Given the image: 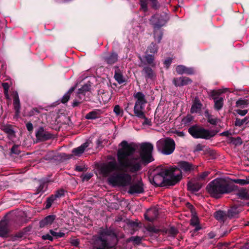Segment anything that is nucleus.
I'll list each match as a JSON object with an SVG mask.
<instances>
[{
    "label": "nucleus",
    "mask_w": 249,
    "mask_h": 249,
    "mask_svg": "<svg viewBox=\"0 0 249 249\" xmlns=\"http://www.w3.org/2000/svg\"><path fill=\"white\" fill-rule=\"evenodd\" d=\"M117 153L118 166L116 162L110 161L101 168L102 174L107 177L115 171L120 172L114 173L108 178L109 184L113 186L124 187L129 185L131 182V176L126 173H135L142 168V163H149L154 160L152 156L153 145L149 142L142 143L140 145V157L133 156L136 151V146L133 143H129L125 141L122 142Z\"/></svg>",
    "instance_id": "nucleus-1"
},
{
    "label": "nucleus",
    "mask_w": 249,
    "mask_h": 249,
    "mask_svg": "<svg viewBox=\"0 0 249 249\" xmlns=\"http://www.w3.org/2000/svg\"><path fill=\"white\" fill-rule=\"evenodd\" d=\"M168 176L173 179V184L176 183L181 178V175L177 168L159 167L156 169L155 175L150 179V181L156 186H160L163 183L165 178Z\"/></svg>",
    "instance_id": "nucleus-2"
},
{
    "label": "nucleus",
    "mask_w": 249,
    "mask_h": 249,
    "mask_svg": "<svg viewBox=\"0 0 249 249\" xmlns=\"http://www.w3.org/2000/svg\"><path fill=\"white\" fill-rule=\"evenodd\" d=\"M117 243V237L114 232L108 229L101 231L99 236L94 242L95 249H112Z\"/></svg>",
    "instance_id": "nucleus-3"
},
{
    "label": "nucleus",
    "mask_w": 249,
    "mask_h": 249,
    "mask_svg": "<svg viewBox=\"0 0 249 249\" xmlns=\"http://www.w3.org/2000/svg\"><path fill=\"white\" fill-rule=\"evenodd\" d=\"M207 190L211 196L216 198L232 191L228 182L222 178H217L211 181L207 185Z\"/></svg>",
    "instance_id": "nucleus-4"
},
{
    "label": "nucleus",
    "mask_w": 249,
    "mask_h": 249,
    "mask_svg": "<svg viewBox=\"0 0 249 249\" xmlns=\"http://www.w3.org/2000/svg\"><path fill=\"white\" fill-rule=\"evenodd\" d=\"M133 97L136 101L134 107L135 115L138 117H144L143 110L147 103L145 95L142 92L139 91L135 93Z\"/></svg>",
    "instance_id": "nucleus-5"
},
{
    "label": "nucleus",
    "mask_w": 249,
    "mask_h": 249,
    "mask_svg": "<svg viewBox=\"0 0 249 249\" xmlns=\"http://www.w3.org/2000/svg\"><path fill=\"white\" fill-rule=\"evenodd\" d=\"M188 132L194 138L209 139L213 137L216 132L210 131L197 125H194L188 129Z\"/></svg>",
    "instance_id": "nucleus-6"
},
{
    "label": "nucleus",
    "mask_w": 249,
    "mask_h": 249,
    "mask_svg": "<svg viewBox=\"0 0 249 249\" xmlns=\"http://www.w3.org/2000/svg\"><path fill=\"white\" fill-rule=\"evenodd\" d=\"M157 147L159 151L164 155L172 154L175 149V142L172 139H161L157 142Z\"/></svg>",
    "instance_id": "nucleus-7"
},
{
    "label": "nucleus",
    "mask_w": 249,
    "mask_h": 249,
    "mask_svg": "<svg viewBox=\"0 0 249 249\" xmlns=\"http://www.w3.org/2000/svg\"><path fill=\"white\" fill-rule=\"evenodd\" d=\"M151 21L154 25V37L159 42L162 38V35L159 28L165 24L166 20L162 17L157 15L153 16L151 18Z\"/></svg>",
    "instance_id": "nucleus-8"
},
{
    "label": "nucleus",
    "mask_w": 249,
    "mask_h": 249,
    "mask_svg": "<svg viewBox=\"0 0 249 249\" xmlns=\"http://www.w3.org/2000/svg\"><path fill=\"white\" fill-rule=\"evenodd\" d=\"M229 90L227 88H224L218 90H213L211 92V96L214 100V108L215 109L219 110L221 109L223 105V98L222 97L217 98L216 96Z\"/></svg>",
    "instance_id": "nucleus-9"
},
{
    "label": "nucleus",
    "mask_w": 249,
    "mask_h": 249,
    "mask_svg": "<svg viewBox=\"0 0 249 249\" xmlns=\"http://www.w3.org/2000/svg\"><path fill=\"white\" fill-rule=\"evenodd\" d=\"M143 184L141 180H139L130 187L128 193L131 194H140L143 193Z\"/></svg>",
    "instance_id": "nucleus-10"
},
{
    "label": "nucleus",
    "mask_w": 249,
    "mask_h": 249,
    "mask_svg": "<svg viewBox=\"0 0 249 249\" xmlns=\"http://www.w3.org/2000/svg\"><path fill=\"white\" fill-rule=\"evenodd\" d=\"M173 82L175 86L181 87L191 84L192 80L187 77H180L174 78Z\"/></svg>",
    "instance_id": "nucleus-11"
},
{
    "label": "nucleus",
    "mask_w": 249,
    "mask_h": 249,
    "mask_svg": "<svg viewBox=\"0 0 249 249\" xmlns=\"http://www.w3.org/2000/svg\"><path fill=\"white\" fill-rule=\"evenodd\" d=\"M13 100H14V107L16 111V116H19L20 110V104L18 93L17 91H14L12 93Z\"/></svg>",
    "instance_id": "nucleus-12"
},
{
    "label": "nucleus",
    "mask_w": 249,
    "mask_h": 249,
    "mask_svg": "<svg viewBox=\"0 0 249 249\" xmlns=\"http://www.w3.org/2000/svg\"><path fill=\"white\" fill-rule=\"evenodd\" d=\"M145 219L149 221H153L158 215V211L155 208L148 210L145 214Z\"/></svg>",
    "instance_id": "nucleus-13"
},
{
    "label": "nucleus",
    "mask_w": 249,
    "mask_h": 249,
    "mask_svg": "<svg viewBox=\"0 0 249 249\" xmlns=\"http://www.w3.org/2000/svg\"><path fill=\"white\" fill-rule=\"evenodd\" d=\"M191 207V211L192 212V218L190 220L191 225L195 227V231H197L201 229V227L199 225L198 218L196 216L195 212H194L193 209V207L192 205L190 206Z\"/></svg>",
    "instance_id": "nucleus-14"
},
{
    "label": "nucleus",
    "mask_w": 249,
    "mask_h": 249,
    "mask_svg": "<svg viewBox=\"0 0 249 249\" xmlns=\"http://www.w3.org/2000/svg\"><path fill=\"white\" fill-rule=\"evenodd\" d=\"M64 191L63 190H60L58 191L54 196H52L51 197L48 198L46 208H50L53 201L55 200L56 198L61 197L64 196Z\"/></svg>",
    "instance_id": "nucleus-15"
},
{
    "label": "nucleus",
    "mask_w": 249,
    "mask_h": 249,
    "mask_svg": "<svg viewBox=\"0 0 249 249\" xmlns=\"http://www.w3.org/2000/svg\"><path fill=\"white\" fill-rule=\"evenodd\" d=\"M176 71L178 74H192L194 70L192 68H187L183 65H178L176 68Z\"/></svg>",
    "instance_id": "nucleus-16"
},
{
    "label": "nucleus",
    "mask_w": 249,
    "mask_h": 249,
    "mask_svg": "<svg viewBox=\"0 0 249 249\" xmlns=\"http://www.w3.org/2000/svg\"><path fill=\"white\" fill-rule=\"evenodd\" d=\"M178 166L180 170L184 172H189L194 170L196 168L191 163L186 161H180L178 163Z\"/></svg>",
    "instance_id": "nucleus-17"
},
{
    "label": "nucleus",
    "mask_w": 249,
    "mask_h": 249,
    "mask_svg": "<svg viewBox=\"0 0 249 249\" xmlns=\"http://www.w3.org/2000/svg\"><path fill=\"white\" fill-rule=\"evenodd\" d=\"M202 105L198 98H195L194 102L191 108V112L192 113L199 112L202 108Z\"/></svg>",
    "instance_id": "nucleus-18"
},
{
    "label": "nucleus",
    "mask_w": 249,
    "mask_h": 249,
    "mask_svg": "<svg viewBox=\"0 0 249 249\" xmlns=\"http://www.w3.org/2000/svg\"><path fill=\"white\" fill-rule=\"evenodd\" d=\"M36 137L42 140H46L51 137V135L44 131L42 128H40L36 133Z\"/></svg>",
    "instance_id": "nucleus-19"
},
{
    "label": "nucleus",
    "mask_w": 249,
    "mask_h": 249,
    "mask_svg": "<svg viewBox=\"0 0 249 249\" xmlns=\"http://www.w3.org/2000/svg\"><path fill=\"white\" fill-rule=\"evenodd\" d=\"M241 211L242 208L241 207L233 206L228 211L227 215L230 218L235 217Z\"/></svg>",
    "instance_id": "nucleus-20"
},
{
    "label": "nucleus",
    "mask_w": 249,
    "mask_h": 249,
    "mask_svg": "<svg viewBox=\"0 0 249 249\" xmlns=\"http://www.w3.org/2000/svg\"><path fill=\"white\" fill-rule=\"evenodd\" d=\"M202 186V183L194 182L192 181L188 183V189L193 192H197L201 188Z\"/></svg>",
    "instance_id": "nucleus-21"
},
{
    "label": "nucleus",
    "mask_w": 249,
    "mask_h": 249,
    "mask_svg": "<svg viewBox=\"0 0 249 249\" xmlns=\"http://www.w3.org/2000/svg\"><path fill=\"white\" fill-rule=\"evenodd\" d=\"M54 219L55 216L54 215H49L40 222V227H43L51 225Z\"/></svg>",
    "instance_id": "nucleus-22"
},
{
    "label": "nucleus",
    "mask_w": 249,
    "mask_h": 249,
    "mask_svg": "<svg viewBox=\"0 0 249 249\" xmlns=\"http://www.w3.org/2000/svg\"><path fill=\"white\" fill-rule=\"evenodd\" d=\"M88 146L89 143L87 142H85L80 146L73 149L72 152L75 156H79L80 155L83 153V152L85 150V149Z\"/></svg>",
    "instance_id": "nucleus-23"
},
{
    "label": "nucleus",
    "mask_w": 249,
    "mask_h": 249,
    "mask_svg": "<svg viewBox=\"0 0 249 249\" xmlns=\"http://www.w3.org/2000/svg\"><path fill=\"white\" fill-rule=\"evenodd\" d=\"M100 114V110H95L88 113L86 115V118L87 119H95L98 118Z\"/></svg>",
    "instance_id": "nucleus-24"
},
{
    "label": "nucleus",
    "mask_w": 249,
    "mask_h": 249,
    "mask_svg": "<svg viewBox=\"0 0 249 249\" xmlns=\"http://www.w3.org/2000/svg\"><path fill=\"white\" fill-rule=\"evenodd\" d=\"M118 59L117 54L112 53L105 58V61L108 64H112L117 61Z\"/></svg>",
    "instance_id": "nucleus-25"
},
{
    "label": "nucleus",
    "mask_w": 249,
    "mask_h": 249,
    "mask_svg": "<svg viewBox=\"0 0 249 249\" xmlns=\"http://www.w3.org/2000/svg\"><path fill=\"white\" fill-rule=\"evenodd\" d=\"M89 89L90 86L88 85H85L81 88L79 89L77 92L79 99H81L82 98L81 96H84L85 92L89 91Z\"/></svg>",
    "instance_id": "nucleus-26"
},
{
    "label": "nucleus",
    "mask_w": 249,
    "mask_h": 249,
    "mask_svg": "<svg viewBox=\"0 0 249 249\" xmlns=\"http://www.w3.org/2000/svg\"><path fill=\"white\" fill-rule=\"evenodd\" d=\"M8 232V229L5 222H0V236L5 237Z\"/></svg>",
    "instance_id": "nucleus-27"
},
{
    "label": "nucleus",
    "mask_w": 249,
    "mask_h": 249,
    "mask_svg": "<svg viewBox=\"0 0 249 249\" xmlns=\"http://www.w3.org/2000/svg\"><path fill=\"white\" fill-rule=\"evenodd\" d=\"M237 195L241 199L245 200L249 199V194L248 191L246 189L240 190Z\"/></svg>",
    "instance_id": "nucleus-28"
},
{
    "label": "nucleus",
    "mask_w": 249,
    "mask_h": 249,
    "mask_svg": "<svg viewBox=\"0 0 249 249\" xmlns=\"http://www.w3.org/2000/svg\"><path fill=\"white\" fill-rule=\"evenodd\" d=\"M226 216V214L225 213L222 211H218L216 212L214 214L215 218L217 220L221 221H223Z\"/></svg>",
    "instance_id": "nucleus-29"
},
{
    "label": "nucleus",
    "mask_w": 249,
    "mask_h": 249,
    "mask_svg": "<svg viewBox=\"0 0 249 249\" xmlns=\"http://www.w3.org/2000/svg\"><path fill=\"white\" fill-rule=\"evenodd\" d=\"M249 104V102L245 99H240L237 101L236 103V106L237 107L244 108L247 107Z\"/></svg>",
    "instance_id": "nucleus-30"
},
{
    "label": "nucleus",
    "mask_w": 249,
    "mask_h": 249,
    "mask_svg": "<svg viewBox=\"0 0 249 249\" xmlns=\"http://www.w3.org/2000/svg\"><path fill=\"white\" fill-rule=\"evenodd\" d=\"M114 78L119 84H122L125 81V79L123 75L118 71H115Z\"/></svg>",
    "instance_id": "nucleus-31"
},
{
    "label": "nucleus",
    "mask_w": 249,
    "mask_h": 249,
    "mask_svg": "<svg viewBox=\"0 0 249 249\" xmlns=\"http://www.w3.org/2000/svg\"><path fill=\"white\" fill-rule=\"evenodd\" d=\"M249 122V117H246L243 119H236L235 125L237 126H241L244 124H247Z\"/></svg>",
    "instance_id": "nucleus-32"
},
{
    "label": "nucleus",
    "mask_w": 249,
    "mask_h": 249,
    "mask_svg": "<svg viewBox=\"0 0 249 249\" xmlns=\"http://www.w3.org/2000/svg\"><path fill=\"white\" fill-rule=\"evenodd\" d=\"M233 182L242 185L248 184H249V178L248 177L245 179H235L233 180Z\"/></svg>",
    "instance_id": "nucleus-33"
},
{
    "label": "nucleus",
    "mask_w": 249,
    "mask_h": 249,
    "mask_svg": "<svg viewBox=\"0 0 249 249\" xmlns=\"http://www.w3.org/2000/svg\"><path fill=\"white\" fill-rule=\"evenodd\" d=\"M145 60L148 64L152 66H154L155 65L154 62V56L151 54H146L145 56Z\"/></svg>",
    "instance_id": "nucleus-34"
},
{
    "label": "nucleus",
    "mask_w": 249,
    "mask_h": 249,
    "mask_svg": "<svg viewBox=\"0 0 249 249\" xmlns=\"http://www.w3.org/2000/svg\"><path fill=\"white\" fill-rule=\"evenodd\" d=\"M146 74V77L148 78H152L154 76V73L152 69L148 67H146L143 70Z\"/></svg>",
    "instance_id": "nucleus-35"
},
{
    "label": "nucleus",
    "mask_w": 249,
    "mask_h": 249,
    "mask_svg": "<svg viewBox=\"0 0 249 249\" xmlns=\"http://www.w3.org/2000/svg\"><path fill=\"white\" fill-rule=\"evenodd\" d=\"M74 89V88H71L67 93H66L62 99V102L63 103H66L70 98V93H71Z\"/></svg>",
    "instance_id": "nucleus-36"
},
{
    "label": "nucleus",
    "mask_w": 249,
    "mask_h": 249,
    "mask_svg": "<svg viewBox=\"0 0 249 249\" xmlns=\"http://www.w3.org/2000/svg\"><path fill=\"white\" fill-rule=\"evenodd\" d=\"M193 120V117L191 115H188L182 120L183 124H189Z\"/></svg>",
    "instance_id": "nucleus-37"
},
{
    "label": "nucleus",
    "mask_w": 249,
    "mask_h": 249,
    "mask_svg": "<svg viewBox=\"0 0 249 249\" xmlns=\"http://www.w3.org/2000/svg\"><path fill=\"white\" fill-rule=\"evenodd\" d=\"M114 112L117 115H122L123 113V110L120 108L119 105H116L113 109Z\"/></svg>",
    "instance_id": "nucleus-38"
},
{
    "label": "nucleus",
    "mask_w": 249,
    "mask_h": 249,
    "mask_svg": "<svg viewBox=\"0 0 249 249\" xmlns=\"http://www.w3.org/2000/svg\"><path fill=\"white\" fill-rule=\"evenodd\" d=\"M210 174V172L209 171H205L199 175L197 179L198 180H204Z\"/></svg>",
    "instance_id": "nucleus-39"
},
{
    "label": "nucleus",
    "mask_w": 249,
    "mask_h": 249,
    "mask_svg": "<svg viewBox=\"0 0 249 249\" xmlns=\"http://www.w3.org/2000/svg\"><path fill=\"white\" fill-rule=\"evenodd\" d=\"M50 232L53 236H55L57 237H63L65 236V233L63 232H57L53 231L52 230H51L50 231Z\"/></svg>",
    "instance_id": "nucleus-40"
},
{
    "label": "nucleus",
    "mask_w": 249,
    "mask_h": 249,
    "mask_svg": "<svg viewBox=\"0 0 249 249\" xmlns=\"http://www.w3.org/2000/svg\"><path fill=\"white\" fill-rule=\"evenodd\" d=\"M148 51L149 52L155 53L157 51V47L155 44L152 43L148 49Z\"/></svg>",
    "instance_id": "nucleus-41"
},
{
    "label": "nucleus",
    "mask_w": 249,
    "mask_h": 249,
    "mask_svg": "<svg viewBox=\"0 0 249 249\" xmlns=\"http://www.w3.org/2000/svg\"><path fill=\"white\" fill-rule=\"evenodd\" d=\"M18 146L17 145H14L11 148V153L15 154H18L19 153V150H18Z\"/></svg>",
    "instance_id": "nucleus-42"
},
{
    "label": "nucleus",
    "mask_w": 249,
    "mask_h": 249,
    "mask_svg": "<svg viewBox=\"0 0 249 249\" xmlns=\"http://www.w3.org/2000/svg\"><path fill=\"white\" fill-rule=\"evenodd\" d=\"M3 130L9 135H13L14 133V131L9 127L8 126H4Z\"/></svg>",
    "instance_id": "nucleus-43"
},
{
    "label": "nucleus",
    "mask_w": 249,
    "mask_h": 249,
    "mask_svg": "<svg viewBox=\"0 0 249 249\" xmlns=\"http://www.w3.org/2000/svg\"><path fill=\"white\" fill-rule=\"evenodd\" d=\"M203 146L201 144H197L196 145L194 148V152H198L203 150Z\"/></svg>",
    "instance_id": "nucleus-44"
},
{
    "label": "nucleus",
    "mask_w": 249,
    "mask_h": 249,
    "mask_svg": "<svg viewBox=\"0 0 249 249\" xmlns=\"http://www.w3.org/2000/svg\"><path fill=\"white\" fill-rule=\"evenodd\" d=\"M130 240L136 243H140L141 241V238L139 236H133L130 238Z\"/></svg>",
    "instance_id": "nucleus-45"
},
{
    "label": "nucleus",
    "mask_w": 249,
    "mask_h": 249,
    "mask_svg": "<svg viewBox=\"0 0 249 249\" xmlns=\"http://www.w3.org/2000/svg\"><path fill=\"white\" fill-rule=\"evenodd\" d=\"M147 0H141L140 1L142 8L144 11L147 9Z\"/></svg>",
    "instance_id": "nucleus-46"
},
{
    "label": "nucleus",
    "mask_w": 249,
    "mask_h": 249,
    "mask_svg": "<svg viewBox=\"0 0 249 249\" xmlns=\"http://www.w3.org/2000/svg\"><path fill=\"white\" fill-rule=\"evenodd\" d=\"M140 118H142L144 119L143 122L142 123L143 125H151V121L148 119L147 118L145 117V115H144V117H139Z\"/></svg>",
    "instance_id": "nucleus-47"
},
{
    "label": "nucleus",
    "mask_w": 249,
    "mask_h": 249,
    "mask_svg": "<svg viewBox=\"0 0 249 249\" xmlns=\"http://www.w3.org/2000/svg\"><path fill=\"white\" fill-rule=\"evenodd\" d=\"M236 112L240 115L243 116H245L248 113V110L237 109L236 110Z\"/></svg>",
    "instance_id": "nucleus-48"
},
{
    "label": "nucleus",
    "mask_w": 249,
    "mask_h": 249,
    "mask_svg": "<svg viewBox=\"0 0 249 249\" xmlns=\"http://www.w3.org/2000/svg\"><path fill=\"white\" fill-rule=\"evenodd\" d=\"M208 122L212 124H215L217 122V119L215 118H212L211 116H208Z\"/></svg>",
    "instance_id": "nucleus-49"
},
{
    "label": "nucleus",
    "mask_w": 249,
    "mask_h": 249,
    "mask_svg": "<svg viewBox=\"0 0 249 249\" xmlns=\"http://www.w3.org/2000/svg\"><path fill=\"white\" fill-rule=\"evenodd\" d=\"M42 238L44 240H49L50 241H52L53 240V238L52 236L49 234H47L46 235H44L42 236Z\"/></svg>",
    "instance_id": "nucleus-50"
},
{
    "label": "nucleus",
    "mask_w": 249,
    "mask_h": 249,
    "mask_svg": "<svg viewBox=\"0 0 249 249\" xmlns=\"http://www.w3.org/2000/svg\"><path fill=\"white\" fill-rule=\"evenodd\" d=\"M169 232L172 235H175L177 233V230L175 227H171L169 230Z\"/></svg>",
    "instance_id": "nucleus-51"
},
{
    "label": "nucleus",
    "mask_w": 249,
    "mask_h": 249,
    "mask_svg": "<svg viewBox=\"0 0 249 249\" xmlns=\"http://www.w3.org/2000/svg\"><path fill=\"white\" fill-rule=\"evenodd\" d=\"M172 59L171 58H168L164 61V64L166 65L167 68H168L172 62Z\"/></svg>",
    "instance_id": "nucleus-52"
},
{
    "label": "nucleus",
    "mask_w": 249,
    "mask_h": 249,
    "mask_svg": "<svg viewBox=\"0 0 249 249\" xmlns=\"http://www.w3.org/2000/svg\"><path fill=\"white\" fill-rule=\"evenodd\" d=\"M26 127L29 131H32L33 129V124L31 123H28L26 124Z\"/></svg>",
    "instance_id": "nucleus-53"
},
{
    "label": "nucleus",
    "mask_w": 249,
    "mask_h": 249,
    "mask_svg": "<svg viewBox=\"0 0 249 249\" xmlns=\"http://www.w3.org/2000/svg\"><path fill=\"white\" fill-rule=\"evenodd\" d=\"M2 87L4 90V91H8L9 85L7 83H4L2 84Z\"/></svg>",
    "instance_id": "nucleus-54"
},
{
    "label": "nucleus",
    "mask_w": 249,
    "mask_h": 249,
    "mask_svg": "<svg viewBox=\"0 0 249 249\" xmlns=\"http://www.w3.org/2000/svg\"><path fill=\"white\" fill-rule=\"evenodd\" d=\"M91 177V175H90V174H88V175H85L83 178V180H89L90 178Z\"/></svg>",
    "instance_id": "nucleus-55"
},
{
    "label": "nucleus",
    "mask_w": 249,
    "mask_h": 249,
    "mask_svg": "<svg viewBox=\"0 0 249 249\" xmlns=\"http://www.w3.org/2000/svg\"><path fill=\"white\" fill-rule=\"evenodd\" d=\"M38 113H39V111L37 109L34 108L32 110V114H31V115H35Z\"/></svg>",
    "instance_id": "nucleus-56"
},
{
    "label": "nucleus",
    "mask_w": 249,
    "mask_h": 249,
    "mask_svg": "<svg viewBox=\"0 0 249 249\" xmlns=\"http://www.w3.org/2000/svg\"><path fill=\"white\" fill-rule=\"evenodd\" d=\"M149 0L151 1V2L152 3V6L154 8H157V0Z\"/></svg>",
    "instance_id": "nucleus-57"
},
{
    "label": "nucleus",
    "mask_w": 249,
    "mask_h": 249,
    "mask_svg": "<svg viewBox=\"0 0 249 249\" xmlns=\"http://www.w3.org/2000/svg\"><path fill=\"white\" fill-rule=\"evenodd\" d=\"M71 243L73 245H74L75 246H77L78 245L79 243H78V241L77 240L73 239V240H71Z\"/></svg>",
    "instance_id": "nucleus-58"
},
{
    "label": "nucleus",
    "mask_w": 249,
    "mask_h": 249,
    "mask_svg": "<svg viewBox=\"0 0 249 249\" xmlns=\"http://www.w3.org/2000/svg\"><path fill=\"white\" fill-rule=\"evenodd\" d=\"M79 103H80L79 101H78L77 100H75V101H74L73 102L72 105V106L73 107H74L77 106L79 105Z\"/></svg>",
    "instance_id": "nucleus-59"
},
{
    "label": "nucleus",
    "mask_w": 249,
    "mask_h": 249,
    "mask_svg": "<svg viewBox=\"0 0 249 249\" xmlns=\"http://www.w3.org/2000/svg\"><path fill=\"white\" fill-rule=\"evenodd\" d=\"M4 95H5V96L6 98L7 99L9 100L10 99V97H9V94H8V91H7V92L4 91Z\"/></svg>",
    "instance_id": "nucleus-60"
},
{
    "label": "nucleus",
    "mask_w": 249,
    "mask_h": 249,
    "mask_svg": "<svg viewBox=\"0 0 249 249\" xmlns=\"http://www.w3.org/2000/svg\"><path fill=\"white\" fill-rule=\"evenodd\" d=\"M222 134L225 136H228L229 132H224L222 133Z\"/></svg>",
    "instance_id": "nucleus-61"
},
{
    "label": "nucleus",
    "mask_w": 249,
    "mask_h": 249,
    "mask_svg": "<svg viewBox=\"0 0 249 249\" xmlns=\"http://www.w3.org/2000/svg\"><path fill=\"white\" fill-rule=\"evenodd\" d=\"M43 188V186H40L39 188H38V190H39V192H41V189Z\"/></svg>",
    "instance_id": "nucleus-62"
},
{
    "label": "nucleus",
    "mask_w": 249,
    "mask_h": 249,
    "mask_svg": "<svg viewBox=\"0 0 249 249\" xmlns=\"http://www.w3.org/2000/svg\"><path fill=\"white\" fill-rule=\"evenodd\" d=\"M209 236L210 238H213L214 237V235H213V233H210Z\"/></svg>",
    "instance_id": "nucleus-63"
},
{
    "label": "nucleus",
    "mask_w": 249,
    "mask_h": 249,
    "mask_svg": "<svg viewBox=\"0 0 249 249\" xmlns=\"http://www.w3.org/2000/svg\"><path fill=\"white\" fill-rule=\"evenodd\" d=\"M76 169H77V170H78V171H80V168H78V169L77 168Z\"/></svg>",
    "instance_id": "nucleus-64"
}]
</instances>
